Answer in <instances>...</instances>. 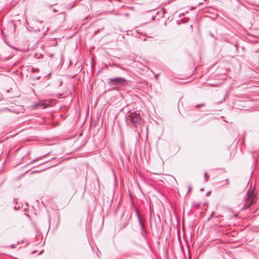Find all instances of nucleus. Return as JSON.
<instances>
[{"instance_id": "nucleus-1", "label": "nucleus", "mask_w": 259, "mask_h": 259, "mask_svg": "<svg viewBox=\"0 0 259 259\" xmlns=\"http://www.w3.org/2000/svg\"><path fill=\"white\" fill-rule=\"evenodd\" d=\"M127 124L132 127L138 128L141 124V117L136 112H130L126 116Z\"/></svg>"}, {"instance_id": "nucleus-2", "label": "nucleus", "mask_w": 259, "mask_h": 259, "mask_svg": "<svg viewBox=\"0 0 259 259\" xmlns=\"http://www.w3.org/2000/svg\"><path fill=\"white\" fill-rule=\"evenodd\" d=\"M42 22V21H40L37 20L36 18H34L32 20L31 26L29 25L30 31L31 30L34 32H38L40 33L39 35L40 38L44 37L49 30V28L48 27L42 26L40 27L39 25H40V23Z\"/></svg>"}, {"instance_id": "nucleus-3", "label": "nucleus", "mask_w": 259, "mask_h": 259, "mask_svg": "<svg viewBox=\"0 0 259 259\" xmlns=\"http://www.w3.org/2000/svg\"><path fill=\"white\" fill-rule=\"evenodd\" d=\"M255 201V195L254 191L251 190H249L246 194V198L244 204V208H248Z\"/></svg>"}, {"instance_id": "nucleus-4", "label": "nucleus", "mask_w": 259, "mask_h": 259, "mask_svg": "<svg viewBox=\"0 0 259 259\" xmlns=\"http://www.w3.org/2000/svg\"><path fill=\"white\" fill-rule=\"evenodd\" d=\"M107 83L109 85H125L127 80L123 77H114L108 79Z\"/></svg>"}, {"instance_id": "nucleus-5", "label": "nucleus", "mask_w": 259, "mask_h": 259, "mask_svg": "<svg viewBox=\"0 0 259 259\" xmlns=\"http://www.w3.org/2000/svg\"><path fill=\"white\" fill-rule=\"evenodd\" d=\"M139 223H140L141 228L143 229L144 227V225H143L140 218H139Z\"/></svg>"}, {"instance_id": "nucleus-6", "label": "nucleus", "mask_w": 259, "mask_h": 259, "mask_svg": "<svg viewBox=\"0 0 259 259\" xmlns=\"http://www.w3.org/2000/svg\"><path fill=\"white\" fill-rule=\"evenodd\" d=\"M204 178H206V181L208 180V177L207 176V173L206 172H204Z\"/></svg>"}, {"instance_id": "nucleus-7", "label": "nucleus", "mask_w": 259, "mask_h": 259, "mask_svg": "<svg viewBox=\"0 0 259 259\" xmlns=\"http://www.w3.org/2000/svg\"><path fill=\"white\" fill-rule=\"evenodd\" d=\"M210 192H207L206 195H208L210 194Z\"/></svg>"}, {"instance_id": "nucleus-8", "label": "nucleus", "mask_w": 259, "mask_h": 259, "mask_svg": "<svg viewBox=\"0 0 259 259\" xmlns=\"http://www.w3.org/2000/svg\"><path fill=\"white\" fill-rule=\"evenodd\" d=\"M210 36L213 37V34L211 33L210 34Z\"/></svg>"}, {"instance_id": "nucleus-9", "label": "nucleus", "mask_w": 259, "mask_h": 259, "mask_svg": "<svg viewBox=\"0 0 259 259\" xmlns=\"http://www.w3.org/2000/svg\"><path fill=\"white\" fill-rule=\"evenodd\" d=\"M226 181H227V184H229L228 180H226Z\"/></svg>"}, {"instance_id": "nucleus-10", "label": "nucleus", "mask_w": 259, "mask_h": 259, "mask_svg": "<svg viewBox=\"0 0 259 259\" xmlns=\"http://www.w3.org/2000/svg\"><path fill=\"white\" fill-rule=\"evenodd\" d=\"M53 11H54V12H57V11H56L55 9H53Z\"/></svg>"}]
</instances>
